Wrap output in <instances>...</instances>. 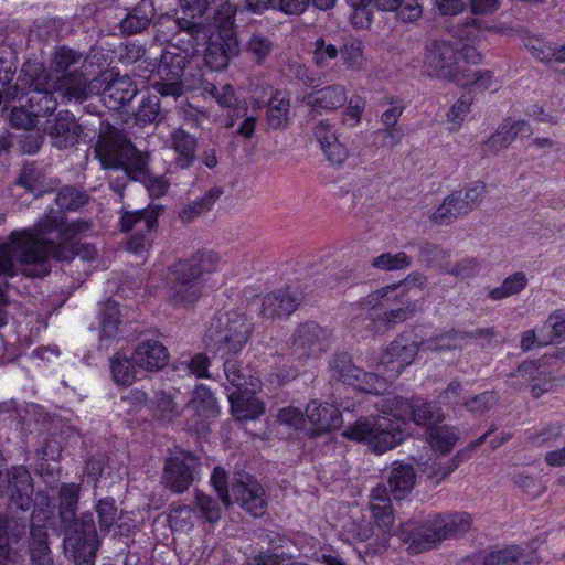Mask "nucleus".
<instances>
[{
    "instance_id": "obj_1",
    "label": "nucleus",
    "mask_w": 565,
    "mask_h": 565,
    "mask_svg": "<svg viewBox=\"0 0 565 565\" xmlns=\"http://www.w3.org/2000/svg\"><path fill=\"white\" fill-rule=\"evenodd\" d=\"M88 223L76 221L66 224L63 214L47 215L32 228L13 231L0 238V327L7 323L4 288L8 279L21 271L31 278L50 274V259L67 262L75 255L82 259H94L96 249L77 247L75 235L88 230Z\"/></svg>"
},
{
    "instance_id": "obj_2",
    "label": "nucleus",
    "mask_w": 565,
    "mask_h": 565,
    "mask_svg": "<svg viewBox=\"0 0 565 565\" xmlns=\"http://www.w3.org/2000/svg\"><path fill=\"white\" fill-rule=\"evenodd\" d=\"M480 32L475 18H465L462 23L452 29L444 39L431 42L427 46L425 63L437 76L456 81L466 65L481 62L480 53L473 43Z\"/></svg>"
},
{
    "instance_id": "obj_3",
    "label": "nucleus",
    "mask_w": 565,
    "mask_h": 565,
    "mask_svg": "<svg viewBox=\"0 0 565 565\" xmlns=\"http://www.w3.org/2000/svg\"><path fill=\"white\" fill-rule=\"evenodd\" d=\"M472 524L467 512L436 513L428 516L420 525L415 522L402 523L397 535L409 544L415 553L431 550L445 540L463 536Z\"/></svg>"
},
{
    "instance_id": "obj_4",
    "label": "nucleus",
    "mask_w": 565,
    "mask_h": 565,
    "mask_svg": "<svg viewBox=\"0 0 565 565\" xmlns=\"http://www.w3.org/2000/svg\"><path fill=\"white\" fill-rule=\"evenodd\" d=\"M388 489L379 484L371 490L369 507L377 527L390 533L395 521L390 493L395 500L406 498L416 482V470L411 463L395 461L388 472Z\"/></svg>"
},
{
    "instance_id": "obj_5",
    "label": "nucleus",
    "mask_w": 565,
    "mask_h": 565,
    "mask_svg": "<svg viewBox=\"0 0 565 565\" xmlns=\"http://www.w3.org/2000/svg\"><path fill=\"white\" fill-rule=\"evenodd\" d=\"M403 425L404 422L396 415L361 418L349 425L342 435L350 440L366 444L374 452L384 454L404 440L406 433Z\"/></svg>"
},
{
    "instance_id": "obj_6",
    "label": "nucleus",
    "mask_w": 565,
    "mask_h": 565,
    "mask_svg": "<svg viewBox=\"0 0 565 565\" xmlns=\"http://www.w3.org/2000/svg\"><path fill=\"white\" fill-rule=\"evenodd\" d=\"M253 323L242 313L227 312L212 319L206 345L223 355L237 354L248 342Z\"/></svg>"
},
{
    "instance_id": "obj_7",
    "label": "nucleus",
    "mask_w": 565,
    "mask_h": 565,
    "mask_svg": "<svg viewBox=\"0 0 565 565\" xmlns=\"http://www.w3.org/2000/svg\"><path fill=\"white\" fill-rule=\"evenodd\" d=\"M95 152L104 168L121 169L125 174L140 172L146 167L142 153L136 149L124 131L116 128L99 136Z\"/></svg>"
},
{
    "instance_id": "obj_8",
    "label": "nucleus",
    "mask_w": 565,
    "mask_h": 565,
    "mask_svg": "<svg viewBox=\"0 0 565 565\" xmlns=\"http://www.w3.org/2000/svg\"><path fill=\"white\" fill-rule=\"evenodd\" d=\"M97 547L92 513H83L79 519L74 515L64 524V550L76 565H94Z\"/></svg>"
},
{
    "instance_id": "obj_9",
    "label": "nucleus",
    "mask_w": 565,
    "mask_h": 565,
    "mask_svg": "<svg viewBox=\"0 0 565 565\" xmlns=\"http://www.w3.org/2000/svg\"><path fill=\"white\" fill-rule=\"evenodd\" d=\"M427 279L423 274H413L405 278L404 281L397 285H391L383 287L372 294H370L365 299L364 303L372 308L380 305L381 300L388 297L390 294H393L397 290H401L399 294H396L393 299L398 303V307L386 310L382 313L379 319L387 327H394L397 323L406 321L411 316L416 312V302L412 301L409 297L404 295V290L409 287H419L425 286Z\"/></svg>"
},
{
    "instance_id": "obj_10",
    "label": "nucleus",
    "mask_w": 565,
    "mask_h": 565,
    "mask_svg": "<svg viewBox=\"0 0 565 565\" xmlns=\"http://www.w3.org/2000/svg\"><path fill=\"white\" fill-rule=\"evenodd\" d=\"M52 74L47 73L42 65H23L20 81L29 84L25 102L36 114V117H47L57 108L55 92L51 85Z\"/></svg>"
},
{
    "instance_id": "obj_11",
    "label": "nucleus",
    "mask_w": 565,
    "mask_h": 565,
    "mask_svg": "<svg viewBox=\"0 0 565 565\" xmlns=\"http://www.w3.org/2000/svg\"><path fill=\"white\" fill-rule=\"evenodd\" d=\"M193 51L179 46H170L161 56L159 65L160 82L153 84V89L161 96L179 97L183 94V82L186 66L191 63Z\"/></svg>"
},
{
    "instance_id": "obj_12",
    "label": "nucleus",
    "mask_w": 565,
    "mask_h": 565,
    "mask_svg": "<svg viewBox=\"0 0 565 565\" xmlns=\"http://www.w3.org/2000/svg\"><path fill=\"white\" fill-rule=\"evenodd\" d=\"M487 193L484 182L476 181L465 189L452 192L448 195L433 214L436 224H450L459 216L467 215L477 209L483 201Z\"/></svg>"
},
{
    "instance_id": "obj_13",
    "label": "nucleus",
    "mask_w": 565,
    "mask_h": 565,
    "mask_svg": "<svg viewBox=\"0 0 565 565\" xmlns=\"http://www.w3.org/2000/svg\"><path fill=\"white\" fill-rule=\"evenodd\" d=\"M330 332L313 321L300 323L295 329L288 354L298 361L316 359L329 348Z\"/></svg>"
},
{
    "instance_id": "obj_14",
    "label": "nucleus",
    "mask_w": 565,
    "mask_h": 565,
    "mask_svg": "<svg viewBox=\"0 0 565 565\" xmlns=\"http://www.w3.org/2000/svg\"><path fill=\"white\" fill-rule=\"evenodd\" d=\"M162 212L159 205L149 206L136 212H125L121 216L120 226L122 232L134 231V235L127 243V249L134 254H142L150 246V234L158 225V216Z\"/></svg>"
},
{
    "instance_id": "obj_15",
    "label": "nucleus",
    "mask_w": 565,
    "mask_h": 565,
    "mask_svg": "<svg viewBox=\"0 0 565 565\" xmlns=\"http://www.w3.org/2000/svg\"><path fill=\"white\" fill-rule=\"evenodd\" d=\"M181 15L175 19L179 30L186 32L192 41V45L204 44L211 31L210 24L203 22L206 13L209 0H179Z\"/></svg>"
},
{
    "instance_id": "obj_16",
    "label": "nucleus",
    "mask_w": 565,
    "mask_h": 565,
    "mask_svg": "<svg viewBox=\"0 0 565 565\" xmlns=\"http://www.w3.org/2000/svg\"><path fill=\"white\" fill-rule=\"evenodd\" d=\"M199 459L189 452H178L170 457L164 466L166 486L175 493L188 490L198 473Z\"/></svg>"
},
{
    "instance_id": "obj_17",
    "label": "nucleus",
    "mask_w": 565,
    "mask_h": 565,
    "mask_svg": "<svg viewBox=\"0 0 565 565\" xmlns=\"http://www.w3.org/2000/svg\"><path fill=\"white\" fill-rule=\"evenodd\" d=\"M204 43H206L205 65L214 71L226 68L230 61L239 53V42L234 32L218 33L216 36H212L210 31Z\"/></svg>"
},
{
    "instance_id": "obj_18",
    "label": "nucleus",
    "mask_w": 565,
    "mask_h": 565,
    "mask_svg": "<svg viewBox=\"0 0 565 565\" xmlns=\"http://www.w3.org/2000/svg\"><path fill=\"white\" fill-rule=\"evenodd\" d=\"M46 134L53 147L66 149L78 143L83 128L72 113L61 110L49 121Z\"/></svg>"
},
{
    "instance_id": "obj_19",
    "label": "nucleus",
    "mask_w": 565,
    "mask_h": 565,
    "mask_svg": "<svg viewBox=\"0 0 565 565\" xmlns=\"http://www.w3.org/2000/svg\"><path fill=\"white\" fill-rule=\"evenodd\" d=\"M236 502L254 516L264 514L266 501L264 489L248 473H239L232 488Z\"/></svg>"
},
{
    "instance_id": "obj_20",
    "label": "nucleus",
    "mask_w": 565,
    "mask_h": 565,
    "mask_svg": "<svg viewBox=\"0 0 565 565\" xmlns=\"http://www.w3.org/2000/svg\"><path fill=\"white\" fill-rule=\"evenodd\" d=\"M6 493L9 495L11 505L22 511L29 510L33 483L31 473L25 467L14 466L8 470Z\"/></svg>"
},
{
    "instance_id": "obj_21",
    "label": "nucleus",
    "mask_w": 565,
    "mask_h": 565,
    "mask_svg": "<svg viewBox=\"0 0 565 565\" xmlns=\"http://www.w3.org/2000/svg\"><path fill=\"white\" fill-rule=\"evenodd\" d=\"M541 562L536 550L526 544L495 548L483 557V565H540Z\"/></svg>"
},
{
    "instance_id": "obj_22",
    "label": "nucleus",
    "mask_w": 565,
    "mask_h": 565,
    "mask_svg": "<svg viewBox=\"0 0 565 565\" xmlns=\"http://www.w3.org/2000/svg\"><path fill=\"white\" fill-rule=\"evenodd\" d=\"M131 356L137 367L149 372L163 369L169 361L167 348L156 339H145L140 341Z\"/></svg>"
},
{
    "instance_id": "obj_23",
    "label": "nucleus",
    "mask_w": 565,
    "mask_h": 565,
    "mask_svg": "<svg viewBox=\"0 0 565 565\" xmlns=\"http://www.w3.org/2000/svg\"><path fill=\"white\" fill-rule=\"evenodd\" d=\"M51 85L54 92L66 103H83L89 95L88 78L84 71L68 72L56 76V78L51 79Z\"/></svg>"
},
{
    "instance_id": "obj_24",
    "label": "nucleus",
    "mask_w": 565,
    "mask_h": 565,
    "mask_svg": "<svg viewBox=\"0 0 565 565\" xmlns=\"http://www.w3.org/2000/svg\"><path fill=\"white\" fill-rule=\"evenodd\" d=\"M198 138L183 128L173 129L169 137V148L174 152L177 169H190L198 159Z\"/></svg>"
},
{
    "instance_id": "obj_25",
    "label": "nucleus",
    "mask_w": 565,
    "mask_h": 565,
    "mask_svg": "<svg viewBox=\"0 0 565 565\" xmlns=\"http://www.w3.org/2000/svg\"><path fill=\"white\" fill-rule=\"evenodd\" d=\"M419 351H422L419 342H413L401 337L394 340L385 350L380 363L399 372L413 362Z\"/></svg>"
},
{
    "instance_id": "obj_26",
    "label": "nucleus",
    "mask_w": 565,
    "mask_h": 565,
    "mask_svg": "<svg viewBox=\"0 0 565 565\" xmlns=\"http://www.w3.org/2000/svg\"><path fill=\"white\" fill-rule=\"evenodd\" d=\"M301 298L290 288L278 290L263 298L260 315L264 318L289 316L298 308Z\"/></svg>"
},
{
    "instance_id": "obj_27",
    "label": "nucleus",
    "mask_w": 565,
    "mask_h": 565,
    "mask_svg": "<svg viewBox=\"0 0 565 565\" xmlns=\"http://www.w3.org/2000/svg\"><path fill=\"white\" fill-rule=\"evenodd\" d=\"M469 341L467 331H461L455 328L443 330L428 339L419 342L422 351L444 353L449 351H461Z\"/></svg>"
},
{
    "instance_id": "obj_28",
    "label": "nucleus",
    "mask_w": 565,
    "mask_h": 565,
    "mask_svg": "<svg viewBox=\"0 0 565 565\" xmlns=\"http://www.w3.org/2000/svg\"><path fill=\"white\" fill-rule=\"evenodd\" d=\"M212 252L198 253L189 259L180 260L170 268V284H193L202 285L200 278L203 274L202 262L204 258L211 260Z\"/></svg>"
},
{
    "instance_id": "obj_29",
    "label": "nucleus",
    "mask_w": 565,
    "mask_h": 565,
    "mask_svg": "<svg viewBox=\"0 0 565 565\" xmlns=\"http://www.w3.org/2000/svg\"><path fill=\"white\" fill-rule=\"evenodd\" d=\"M306 415L317 434L337 429L342 424L341 412L329 403L312 401L306 408Z\"/></svg>"
},
{
    "instance_id": "obj_30",
    "label": "nucleus",
    "mask_w": 565,
    "mask_h": 565,
    "mask_svg": "<svg viewBox=\"0 0 565 565\" xmlns=\"http://www.w3.org/2000/svg\"><path fill=\"white\" fill-rule=\"evenodd\" d=\"M231 411L237 420L256 419L264 413V404L255 396V387L228 395Z\"/></svg>"
},
{
    "instance_id": "obj_31",
    "label": "nucleus",
    "mask_w": 565,
    "mask_h": 565,
    "mask_svg": "<svg viewBox=\"0 0 565 565\" xmlns=\"http://www.w3.org/2000/svg\"><path fill=\"white\" fill-rule=\"evenodd\" d=\"M331 377L349 385L360 386L367 379H373V374L364 372L355 366L348 353L333 355L329 362Z\"/></svg>"
},
{
    "instance_id": "obj_32",
    "label": "nucleus",
    "mask_w": 565,
    "mask_h": 565,
    "mask_svg": "<svg viewBox=\"0 0 565 565\" xmlns=\"http://www.w3.org/2000/svg\"><path fill=\"white\" fill-rule=\"evenodd\" d=\"M137 94V88L128 76L116 77L110 81L100 94L105 106L117 110L126 103H129Z\"/></svg>"
},
{
    "instance_id": "obj_33",
    "label": "nucleus",
    "mask_w": 565,
    "mask_h": 565,
    "mask_svg": "<svg viewBox=\"0 0 565 565\" xmlns=\"http://www.w3.org/2000/svg\"><path fill=\"white\" fill-rule=\"evenodd\" d=\"M180 393L175 388L157 391L151 399L153 416L162 422L171 423L181 415L182 405L177 401Z\"/></svg>"
},
{
    "instance_id": "obj_34",
    "label": "nucleus",
    "mask_w": 565,
    "mask_h": 565,
    "mask_svg": "<svg viewBox=\"0 0 565 565\" xmlns=\"http://www.w3.org/2000/svg\"><path fill=\"white\" fill-rule=\"evenodd\" d=\"M347 92L341 85L323 87L306 97L313 110H334L347 103Z\"/></svg>"
},
{
    "instance_id": "obj_35",
    "label": "nucleus",
    "mask_w": 565,
    "mask_h": 565,
    "mask_svg": "<svg viewBox=\"0 0 565 565\" xmlns=\"http://www.w3.org/2000/svg\"><path fill=\"white\" fill-rule=\"evenodd\" d=\"M153 15L154 11L151 3L142 0L120 21V33L125 35H132L142 32L150 25Z\"/></svg>"
},
{
    "instance_id": "obj_36",
    "label": "nucleus",
    "mask_w": 565,
    "mask_h": 565,
    "mask_svg": "<svg viewBox=\"0 0 565 565\" xmlns=\"http://www.w3.org/2000/svg\"><path fill=\"white\" fill-rule=\"evenodd\" d=\"M84 55L67 46L57 47L51 58L50 68L57 76L68 72H83Z\"/></svg>"
},
{
    "instance_id": "obj_37",
    "label": "nucleus",
    "mask_w": 565,
    "mask_h": 565,
    "mask_svg": "<svg viewBox=\"0 0 565 565\" xmlns=\"http://www.w3.org/2000/svg\"><path fill=\"white\" fill-rule=\"evenodd\" d=\"M223 369L227 382L236 388L235 392L258 386V379L252 375L249 367L244 365L243 362L226 359Z\"/></svg>"
},
{
    "instance_id": "obj_38",
    "label": "nucleus",
    "mask_w": 565,
    "mask_h": 565,
    "mask_svg": "<svg viewBox=\"0 0 565 565\" xmlns=\"http://www.w3.org/2000/svg\"><path fill=\"white\" fill-rule=\"evenodd\" d=\"M381 11H392L396 17L405 22H412L418 19L423 9L418 0H374Z\"/></svg>"
},
{
    "instance_id": "obj_39",
    "label": "nucleus",
    "mask_w": 565,
    "mask_h": 565,
    "mask_svg": "<svg viewBox=\"0 0 565 565\" xmlns=\"http://www.w3.org/2000/svg\"><path fill=\"white\" fill-rule=\"evenodd\" d=\"M223 194V190L218 186L211 188L202 198L194 200L183 206L179 212V216L184 223L192 222L195 217L212 209L213 204Z\"/></svg>"
},
{
    "instance_id": "obj_40",
    "label": "nucleus",
    "mask_w": 565,
    "mask_h": 565,
    "mask_svg": "<svg viewBox=\"0 0 565 565\" xmlns=\"http://www.w3.org/2000/svg\"><path fill=\"white\" fill-rule=\"evenodd\" d=\"M202 285L193 284H170L168 289V300L174 307H189L194 305L202 295Z\"/></svg>"
},
{
    "instance_id": "obj_41",
    "label": "nucleus",
    "mask_w": 565,
    "mask_h": 565,
    "mask_svg": "<svg viewBox=\"0 0 565 565\" xmlns=\"http://www.w3.org/2000/svg\"><path fill=\"white\" fill-rule=\"evenodd\" d=\"M137 365L132 361V356L116 353L110 360V370L114 381L118 385L129 386L136 380Z\"/></svg>"
},
{
    "instance_id": "obj_42",
    "label": "nucleus",
    "mask_w": 565,
    "mask_h": 565,
    "mask_svg": "<svg viewBox=\"0 0 565 565\" xmlns=\"http://www.w3.org/2000/svg\"><path fill=\"white\" fill-rule=\"evenodd\" d=\"M15 185L26 189L34 196L46 191L44 174L34 163H25L22 167Z\"/></svg>"
},
{
    "instance_id": "obj_43",
    "label": "nucleus",
    "mask_w": 565,
    "mask_h": 565,
    "mask_svg": "<svg viewBox=\"0 0 565 565\" xmlns=\"http://www.w3.org/2000/svg\"><path fill=\"white\" fill-rule=\"evenodd\" d=\"M47 534L41 527H32L30 554L32 565H52V557L47 545Z\"/></svg>"
},
{
    "instance_id": "obj_44",
    "label": "nucleus",
    "mask_w": 565,
    "mask_h": 565,
    "mask_svg": "<svg viewBox=\"0 0 565 565\" xmlns=\"http://www.w3.org/2000/svg\"><path fill=\"white\" fill-rule=\"evenodd\" d=\"M290 100L281 93H276L268 103L267 122L274 129L284 128L288 121Z\"/></svg>"
},
{
    "instance_id": "obj_45",
    "label": "nucleus",
    "mask_w": 565,
    "mask_h": 565,
    "mask_svg": "<svg viewBox=\"0 0 565 565\" xmlns=\"http://www.w3.org/2000/svg\"><path fill=\"white\" fill-rule=\"evenodd\" d=\"M563 435V425L559 423H551L540 429L526 431V441L535 447H551Z\"/></svg>"
},
{
    "instance_id": "obj_46",
    "label": "nucleus",
    "mask_w": 565,
    "mask_h": 565,
    "mask_svg": "<svg viewBox=\"0 0 565 565\" xmlns=\"http://www.w3.org/2000/svg\"><path fill=\"white\" fill-rule=\"evenodd\" d=\"M186 407L193 409L202 417L214 416L217 412L215 397L203 385L196 387L192 398L186 403Z\"/></svg>"
},
{
    "instance_id": "obj_47",
    "label": "nucleus",
    "mask_w": 565,
    "mask_h": 565,
    "mask_svg": "<svg viewBox=\"0 0 565 565\" xmlns=\"http://www.w3.org/2000/svg\"><path fill=\"white\" fill-rule=\"evenodd\" d=\"M460 462V454L455 455L447 461H444L440 457H436L424 463L423 471L429 479H435V482L439 483L454 472Z\"/></svg>"
},
{
    "instance_id": "obj_48",
    "label": "nucleus",
    "mask_w": 565,
    "mask_h": 565,
    "mask_svg": "<svg viewBox=\"0 0 565 565\" xmlns=\"http://www.w3.org/2000/svg\"><path fill=\"white\" fill-rule=\"evenodd\" d=\"M527 285V277L523 271H516L507 277L501 286L489 292L492 300H501L520 294Z\"/></svg>"
},
{
    "instance_id": "obj_49",
    "label": "nucleus",
    "mask_w": 565,
    "mask_h": 565,
    "mask_svg": "<svg viewBox=\"0 0 565 565\" xmlns=\"http://www.w3.org/2000/svg\"><path fill=\"white\" fill-rule=\"evenodd\" d=\"M135 117L136 121L142 126L161 121L164 118V114L161 109L160 98L157 95L145 98L139 105Z\"/></svg>"
},
{
    "instance_id": "obj_50",
    "label": "nucleus",
    "mask_w": 565,
    "mask_h": 565,
    "mask_svg": "<svg viewBox=\"0 0 565 565\" xmlns=\"http://www.w3.org/2000/svg\"><path fill=\"white\" fill-rule=\"evenodd\" d=\"M429 444L441 454L449 452L458 440V431L455 427L440 426L429 431Z\"/></svg>"
},
{
    "instance_id": "obj_51",
    "label": "nucleus",
    "mask_w": 565,
    "mask_h": 565,
    "mask_svg": "<svg viewBox=\"0 0 565 565\" xmlns=\"http://www.w3.org/2000/svg\"><path fill=\"white\" fill-rule=\"evenodd\" d=\"M78 487L74 483L64 484L60 491V518L63 524L74 519L78 502Z\"/></svg>"
},
{
    "instance_id": "obj_52",
    "label": "nucleus",
    "mask_w": 565,
    "mask_h": 565,
    "mask_svg": "<svg viewBox=\"0 0 565 565\" xmlns=\"http://www.w3.org/2000/svg\"><path fill=\"white\" fill-rule=\"evenodd\" d=\"M247 52L257 64H262L271 54L274 42L262 31H255L246 43Z\"/></svg>"
},
{
    "instance_id": "obj_53",
    "label": "nucleus",
    "mask_w": 565,
    "mask_h": 565,
    "mask_svg": "<svg viewBox=\"0 0 565 565\" xmlns=\"http://www.w3.org/2000/svg\"><path fill=\"white\" fill-rule=\"evenodd\" d=\"M455 83L459 86H475L480 89L490 88L492 84V73L490 71H473L470 65H466L460 71Z\"/></svg>"
},
{
    "instance_id": "obj_54",
    "label": "nucleus",
    "mask_w": 565,
    "mask_h": 565,
    "mask_svg": "<svg viewBox=\"0 0 565 565\" xmlns=\"http://www.w3.org/2000/svg\"><path fill=\"white\" fill-rule=\"evenodd\" d=\"M413 420L417 425H435L444 419L441 408L429 402H417L412 406Z\"/></svg>"
},
{
    "instance_id": "obj_55",
    "label": "nucleus",
    "mask_w": 565,
    "mask_h": 565,
    "mask_svg": "<svg viewBox=\"0 0 565 565\" xmlns=\"http://www.w3.org/2000/svg\"><path fill=\"white\" fill-rule=\"evenodd\" d=\"M543 329H548L550 334L540 339L541 344H550L565 339V308L557 309L546 319Z\"/></svg>"
},
{
    "instance_id": "obj_56",
    "label": "nucleus",
    "mask_w": 565,
    "mask_h": 565,
    "mask_svg": "<svg viewBox=\"0 0 565 565\" xmlns=\"http://www.w3.org/2000/svg\"><path fill=\"white\" fill-rule=\"evenodd\" d=\"M9 121L13 128L33 130L38 126L39 118L25 102L24 104L13 107L10 110Z\"/></svg>"
},
{
    "instance_id": "obj_57",
    "label": "nucleus",
    "mask_w": 565,
    "mask_h": 565,
    "mask_svg": "<svg viewBox=\"0 0 565 565\" xmlns=\"http://www.w3.org/2000/svg\"><path fill=\"white\" fill-rule=\"evenodd\" d=\"M87 200L86 193L74 186H64L55 196V203L61 210H77Z\"/></svg>"
},
{
    "instance_id": "obj_58",
    "label": "nucleus",
    "mask_w": 565,
    "mask_h": 565,
    "mask_svg": "<svg viewBox=\"0 0 565 565\" xmlns=\"http://www.w3.org/2000/svg\"><path fill=\"white\" fill-rule=\"evenodd\" d=\"M411 257L399 252L396 254L383 253L372 260V267L380 270H398L406 268L411 265Z\"/></svg>"
},
{
    "instance_id": "obj_59",
    "label": "nucleus",
    "mask_w": 565,
    "mask_h": 565,
    "mask_svg": "<svg viewBox=\"0 0 565 565\" xmlns=\"http://www.w3.org/2000/svg\"><path fill=\"white\" fill-rule=\"evenodd\" d=\"M119 322L118 305L115 301L108 300L102 309L100 328L103 337H114L117 332Z\"/></svg>"
},
{
    "instance_id": "obj_60",
    "label": "nucleus",
    "mask_w": 565,
    "mask_h": 565,
    "mask_svg": "<svg viewBox=\"0 0 565 565\" xmlns=\"http://www.w3.org/2000/svg\"><path fill=\"white\" fill-rule=\"evenodd\" d=\"M239 6L235 0H224L215 11V20L223 29L222 33L233 32L235 17Z\"/></svg>"
},
{
    "instance_id": "obj_61",
    "label": "nucleus",
    "mask_w": 565,
    "mask_h": 565,
    "mask_svg": "<svg viewBox=\"0 0 565 565\" xmlns=\"http://www.w3.org/2000/svg\"><path fill=\"white\" fill-rule=\"evenodd\" d=\"M364 45L361 40L347 42L341 51V56L348 68L360 70L364 64Z\"/></svg>"
},
{
    "instance_id": "obj_62",
    "label": "nucleus",
    "mask_w": 565,
    "mask_h": 565,
    "mask_svg": "<svg viewBox=\"0 0 565 565\" xmlns=\"http://www.w3.org/2000/svg\"><path fill=\"white\" fill-rule=\"evenodd\" d=\"M498 130L501 132L508 145H511L516 137H530L532 135V128L530 124L523 119L520 120H504Z\"/></svg>"
},
{
    "instance_id": "obj_63",
    "label": "nucleus",
    "mask_w": 565,
    "mask_h": 565,
    "mask_svg": "<svg viewBox=\"0 0 565 565\" xmlns=\"http://www.w3.org/2000/svg\"><path fill=\"white\" fill-rule=\"evenodd\" d=\"M195 500L196 507L207 522L215 523L220 520L222 508L217 499L198 491Z\"/></svg>"
},
{
    "instance_id": "obj_64",
    "label": "nucleus",
    "mask_w": 565,
    "mask_h": 565,
    "mask_svg": "<svg viewBox=\"0 0 565 565\" xmlns=\"http://www.w3.org/2000/svg\"><path fill=\"white\" fill-rule=\"evenodd\" d=\"M194 510L186 504L173 503L170 505L169 523L172 530H184L192 526Z\"/></svg>"
}]
</instances>
